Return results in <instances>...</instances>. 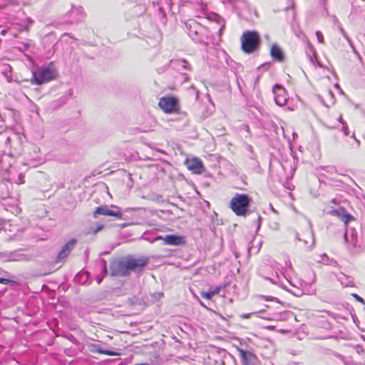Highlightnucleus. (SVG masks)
Instances as JSON below:
<instances>
[{"label":"nucleus","mask_w":365,"mask_h":365,"mask_svg":"<svg viewBox=\"0 0 365 365\" xmlns=\"http://www.w3.org/2000/svg\"><path fill=\"white\" fill-rule=\"evenodd\" d=\"M163 1L165 2V4H167V6L171 9L172 6H173V0H163Z\"/></svg>","instance_id":"obj_37"},{"label":"nucleus","mask_w":365,"mask_h":365,"mask_svg":"<svg viewBox=\"0 0 365 365\" xmlns=\"http://www.w3.org/2000/svg\"><path fill=\"white\" fill-rule=\"evenodd\" d=\"M308 238L309 240H304L303 242L305 246H307L309 249H311L314 244V235L312 232L309 233Z\"/></svg>","instance_id":"obj_21"},{"label":"nucleus","mask_w":365,"mask_h":365,"mask_svg":"<svg viewBox=\"0 0 365 365\" xmlns=\"http://www.w3.org/2000/svg\"><path fill=\"white\" fill-rule=\"evenodd\" d=\"M9 262H27L32 259V256L24 252V250L19 249L14 251L9 252Z\"/></svg>","instance_id":"obj_10"},{"label":"nucleus","mask_w":365,"mask_h":365,"mask_svg":"<svg viewBox=\"0 0 365 365\" xmlns=\"http://www.w3.org/2000/svg\"><path fill=\"white\" fill-rule=\"evenodd\" d=\"M188 170L195 173L200 174L203 171V165L201 160L197 158H193L187 164Z\"/></svg>","instance_id":"obj_15"},{"label":"nucleus","mask_w":365,"mask_h":365,"mask_svg":"<svg viewBox=\"0 0 365 365\" xmlns=\"http://www.w3.org/2000/svg\"><path fill=\"white\" fill-rule=\"evenodd\" d=\"M158 106L165 113H178L180 109L178 98L170 96L162 97Z\"/></svg>","instance_id":"obj_5"},{"label":"nucleus","mask_w":365,"mask_h":365,"mask_svg":"<svg viewBox=\"0 0 365 365\" xmlns=\"http://www.w3.org/2000/svg\"><path fill=\"white\" fill-rule=\"evenodd\" d=\"M339 120L342 123L343 126L341 130L344 132L345 135H349V128L346 123L342 120L341 117L339 118Z\"/></svg>","instance_id":"obj_29"},{"label":"nucleus","mask_w":365,"mask_h":365,"mask_svg":"<svg viewBox=\"0 0 365 365\" xmlns=\"http://www.w3.org/2000/svg\"><path fill=\"white\" fill-rule=\"evenodd\" d=\"M247 148H248V150H251V149L252 148V147L251 145H247Z\"/></svg>","instance_id":"obj_50"},{"label":"nucleus","mask_w":365,"mask_h":365,"mask_svg":"<svg viewBox=\"0 0 365 365\" xmlns=\"http://www.w3.org/2000/svg\"><path fill=\"white\" fill-rule=\"evenodd\" d=\"M220 289H221L220 287H217L213 290H210L207 292H201L200 294H201L202 297H203L205 299H211L214 295L219 294Z\"/></svg>","instance_id":"obj_19"},{"label":"nucleus","mask_w":365,"mask_h":365,"mask_svg":"<svg viewBox=\"0 0 365 365\" xmlns=\"http://www.w3.org/2000/svg\"><path fill=\"white\" fill-rule=\"evenodd\" d=\"M56 71L51 63L47 67L39 68L33 72V84L41 85L55 78Z\"/></svg>","instance_id":"obj_4"},{"label":"nucleus","mask_w":365,"mask_h":365,"mask_svg":"<svg viewBox=\"0 0 365 365\" xmlns=\"http://www.w3.org/2000/svg\"><path fill=\"white\" fill-rule=\"evenodd\" d=\"M251 201L248 195L237 193L231 199L230 207L236 215L246 216L249 213L248 207Z\"/></svg>","instance_id":"obj_2"},{"label":"nucleus","mask_w":365,"mask_h":365,"mask_svg":"<svg viewBox=\"0 0 365 365\" xmlns=\"http://www.w3.org/2000/svg\"><path fill=\"white\" fill-rule=\"evenodd\" d=\"M358 302L365 304V302H364V300L362 297H361L360 296H359L358 294H351Z\"/></svg>","instance_id":"obj_33"},{"label":"nucleus","mask_w":365,"mask_h":365,"mask_svg":"<svg viewBox=\"0 0 365 365\" xmlns=\"http://www.w3.org/2000/svg\"><path fill=\"white\" fill-rule=\"evenodd\" d=\"M149 262L145 256L137 257L129 255L120 259L113 261L110 265L112 276L127 277L131 272L141 273Z\"/></svg>","instance_id":"obj_1"},{"label":"nucleus","mask_w":365,"mask_h":365,"mask_svg":"<svg viewBox=\"0 0 365 365\" xmlns=\"http://www.w3.org/2000/svg\"><path fill=\"white\" fill-rule=\"evenodd\" d=\"M1 273L5 274L6 275H8V274H9V273H8L7 272L4 271V270H1V271L0 272V274H1Z\"/></svg>","instance_id":"obj_48"},{"label":"nucleus","mask_w":365,"mask_h":365,"mask_svg":"<svg viewBox=\"0 0 365 365\" xmlns=\"http://www.w3.org/2000/svg\"><path fill=\"white\" fill-rule=\"evenodd\" d=\"M115 208L118 209V210L114 211L109 209L108 206L107 205H102L97 207L93 212V217L97 218L98 215H106V216H113L115 217L118 220L123 219V214L120 211L119 208L115 207Z\"/></svg>","instance_id":"obj_6"},{"label":"nucleus","mask_w":365,"mask_h":365,"mask_svg":"<svg viewBox=\"0 0 365 365\" xmlns=\"http://www.w3.org/2000/svg\"><path fill=\"white\" fill-rule=\"evenodd\" d=\"M113 293L114 295L119 297L123 296L127 294L125 292V289H120V288H115L113 289Z\"/></svg>","instance_id":"obj_25"},{"label":"nucleus","mask_w":365,"mask_h":365,"mask_svg":"<svg viewBox=\"0 0 365 365\" xmlns=\"http://www.w3.org/2000/svg\"><path fill=\"white\" fill-rule=\"evenodd\" d=\"M207 97H208V98H209L210 102V103H212V101H211V99H210V95H209V94H207Z\"/></svg>","instance_id":"obj_51"},{"label":"nucleus","mask_w":365,"mask_h":365,"mask_svg":"<svg viewBox=\"0 0 365 365\" xmlns=\"http://www.w3.org/2000/svg\"><path fill=\"white\" fill-rule=\"evenodd\" d=\"M272 210L276 212L273 207H272Z\"/></svg>","instance_id":"obj_53"},{"label":"nucleus","mask_w":365,"mask_h":365,"mask_svg":"<svg viewBox=\"0 0 365 365\" xmlns=\"http://www.w3.org/2000/svg\"><path fill=\"white\" fill-rule=\"evenodd\" d=\"M243 365H257L259 360L255 354L248 350L237 349Z\"/></svg>","instance_id":"obj_7"},{"label":"nucleus","mask_w":365,"mask_h":365,"mask_svg":"<svg viewBox=\"0 0 365 365\" xmlns=\"http://www.w3.org/2000/svg\"><path fill=\"white\" fill-rule=\"evenodd\" d=\"M185 26L187 30V34H189V32L190 31H195V30H205V29L200 24H199L197 21L193 20H190L187 23H185Z\"/></svg>","instance_id":"obj_18"},{"label":"nucleus","mask_w":365,"mask_h":365,"mask_svg":"<svg viewBox=\"0 0 365 365\" xmlns=\"http://www.w3.org/2000/svg\"><path fill=\"white\" fill-rule=\"evenodd\" d=\"M245 127H246L247 130H248V129H249V126L245 125Z\"/></svg>","instance_id":"obj_52"},{"label":"nucleus","mask_w":365,"mask_h":365,"mask_svg":"<svg viewBox=\"0 0 365 365\" xmlns=\"http://www.w3.org/2000/svg\"><path fill=\"white\" fill-rule=\"evenodd\" d=\"M6 78H7L8 81L10 82L11 81V77H9L8 76H6Z\"/></svg>","instance_id":"obj_49"},{"label":"nucleus","mask_w":365,"mask_h":365,"mask_svg":"<svg viewBox=\"0 0 365 365\" xmlns=\"http://www.w3.org/2000/svg\"><path fill=\"white\" fill-rule=\"evenodd\" d=\"M19 180H20V183H24V180L22 179V178H21V175H19Z\"/></svg>","instance_id":"obj_47"},{"label":"nucleus","mask_w":365,"mask_h":365,"mask_svg":"<svg viewBox=\"0 0 365 365\" xmlns=\"http://www.w3.org/2000/svg\"><path fill=\"white\" fill-rule=\"evenodd\" d=\"M252 315V314H241L240 317L244 319H248Z\"/></svg>","instance_id":"obj_39"},{"label":"nucleus","mask_w":365,"mask_h":365,"mask_svg":"<svg viewBox=\"0 0 365 365\" xmlns=\"http://www.w3.org/2000/svg\"><path fill=\"white\" fill-rule=\"evenodd\" d=\"M163 240L165 244L170 245H180L185 243L183 237L175 235H168L165 237L159 236L155 238V240Z\"/></svg>","instance_id":"obj_13"},{"label":"nucleus","mask_w":365,"mask_h":365,"mask_svg":"<svg viewBox=\"0 0 365 365\" xmlns=\"http://www.w3.org/2000/svg\"><path fill=\"white\" fill-rule=\"evenodd\" d=\"M351 243L354 247L357 246V234L355 230H351Z\"/></svg>","instance_id":"obj_24"},{"label":"nucleus","mask_w":365,"mask_h":365,"mask_svg":"<svg viewBox=\"0 0 365 365\" xmlns=\"http://www.w3.org/2000/svg\"><path fill=\"white\" fill-rule=\"evenodd\" d=\"M187 3H191V0H180L179 7H182Z\"/></svg>","instance_id":"obj_34"},{"label":"nucleus","mask_w":365,"mask_h":365,"mask_svg":"<svg viewBox=\"0 0 365 365\" xmlns=\"http://www.w3.org/2000/svg\"><path fill=\"white\" fill-rule=\"evenodd\" d=\"M158 10H159L160 14H161V16H162V18H163V19H165V17H166V14H165V11L163 10V9L162 7H160V8L158 9Z\"/></svg>","instance_id":"obj_35"},{"label":"nucleus","mask_w":365,"mask_h":365,"mask_svg":"<svg viewBox=\"0 0 365 365\" xmlns=\"http://www.w3.org/2000/svg\"><path fill=\"white\" fill-rule=\"evenodd\" d=\"M352 143H351V146L353 148H359V146H360V141L356 138L355 135H353L352 137Z\"/></svg>","instance_id":"obj_28"},{"label":"nucleus","mask_w":365,"mask_h":365,"mask_svg":"<svg viewBox=\"0 0 365 365\" xmlns=\"http://www.w3.org/2000/svg\"><path fill=\"white\" fill-rule=\"evenodd\" d=\"M93 349H92V351H94L96 353L103 354H106L108 356H119L120 354L119 352H117V351L103 349L101 348L99 346V345H98V344H93Z\"/></svg>","instance_id":"obj_17"},{"label":"nucleus","mask_w":365,"mask_h":365,"mask_svg":"<svg viewBox=\"0 0 365 365\" xmlns=\"http://www.w3.org/2000/svg\"><path fill=\"white\" fill-rule=\"evenodd\" d=\"M103 229V225H99L94 230H93V234L96 235V233H98L99 231L102 230Z\"/></svg>","instance_id":"obj_36"},{"label":"nucleus","mask_w":365,"mask_h":365,"mask_svg":"<svg viewBox=\"0 0 365 365\" xmlns=\"http://www.w3.org/2000/svg\"><path fill=\"white\" fill-rule=\"evenodd\" d=\"M104 277H105L104 275H103V276H97L96 277V282H97V283L98 284H100L102 282L103 279Z\"/></svg>","instance_id":"obj_38"},{"label":"nucleus","mask_w":365,"mask_h":365,"mask_svg":"<svg viewBox=\"0 0 365 365\" xmlns=\"http://www.w3.org/2000/svg\"><path fill=\"white\" fill-rule=\"evenodd\" d=\"M272 91L275 103L279 106H284L288 101V95L285 89L282 86L276 84L274 86Z\"/></svg>","instance_id":"obj_8"},{"label":"nucleus","mask_w":365,"mask_h":365,"mask_svg":"<svg viewBox=\"0 0 365 365\" xmlns=\"http://www.w3.org/2000/svg\"><path fill=\"white\" fill-rule=\"evenodd\" d=\"M100 262H101V268H102L103 274L104 276H106L107 274V272H108L106 261L104 259H101Z\"/></svg>","instance_id":"obj_27"},{"label":"nucleus","mask_w":365,"mask_h":365,"mask_svg":"<svg viewBox=\"0 0 365 365\" xmlns=\"http://www.w3.org/2000/svg\"><path fill=\"white\" fill-rule=\"evenodd\" d=\"M339 280L341 283L346 287H352L354 285L353 280L344 274H341L339 276Z\"/></svg>","instance_id":"obj_20"},{"label":"nucleus","mask_w":365,"mask_h":365,"mask_svg":"<svg viewBox=\"0 0 365 365\" xmlns=\"http://www.w3.org/2000/svg\"><path fill=\"white\" fill-rule=\"evenodd\" d=\"M296 238H297L298 240H299V241L302 240L299 237V235L298 233L296 235Z\"/></svg>","instance_id":"obj_45"},{"label":"nucleus","mask_w":365,"mask_h":365,"mask_svg":"<svg viewBox=\"0 0 365 365\" xmlns=\"http://www.w3.org/2000/svg\"><path fill=\"white\" fill-rule=\"evenodd\" d=\"M5 68H6V69H5V71H4V73H6L7 71L11 72V67L9 65H6V66H5Z\"/></svg>","instance_id":"obj_40"},{"label":"nucleus","mask_w":365,"mask_h":365,"mask_svg":"<svg viewBox=\"0 0 365 365\" xmlns=\"http://www.w3.org/2000/svg\"><path fill=\"white\" fill-rule=\"evenodd\" d=\"M9 252H0V259L4 262H9Z\"/></svg>","instance_id":"obj_26"},{"label":"nucleus","mask_w":365,"mask_h":365,"mask_svg":"<svg viewBox=\"0 0 365 365\" xmlns=\"http://www.w3.org/2000/svg\"><path fill=\"white\" fill-rule=\"evenodd\" d=\"M76 244L77 240L76 239H71L66 244H65L58 253L57 257L56 258V262H58L64 261L69 255L71 252L73 250V249L75 247Z\"/></svg>","instance_id":"obj_9"},{"label":"nucleus","mask_w":365,"mask_h":365,"mask_svg":"<svg viewBox=\"0 0 365 365\" xmlns=\"http://www.w3.org/2000/svg\"><path fill=\"white\" fill-rule=\"evenodd\" d=\"M320 257H321V260H319V262L327 264H328L327 263V260H328L327 255L326 254H323Z\"/></svg>","instance_id":"obj_32"},{"label":"nucleus","mask_w":365,"mask_h":365,"mask_svg":"<svg viewBox=\"0 0 365 365\" xmlns=\"http://www.w3.org/2000/svg\"><path fill=\"white\" fill-rule=\"evenodd\" d=\"M264 278L267 279H269V281H271L273 283H276V281L273 278H272V277H264Z\"/></svg>","instance_id":"obj_42"},{"label":"nucleus","mask_w":365,"mask_h":365,"mask_svg":"<svg viewBox=\"0 0 365 365\" xmlns=\"http://www.w3.org/2000/svg\"><path fill=\"white\" fill-rule=\"evenodd\" d=\"M328 94H329L331 98H333L334 95H333V93H332V92H331V91H328Z\"/></svg>","instance_id":"obj_46"},{"label":"nucleus","mask_w":365,"mask_h":365,"mask_svg":"<svg viewBox=\"0 0 365 365\" xmlns=\"http://www.w3.org/2000/svg\"><path fill=\"white\" fill-rule=\"evenodd\" d=\"M127 302L130 306L140 305L141 304V299L138 297L134 296L129 298Z\"/></svg>","instance_id":"obj_23"},{"label":"nucleus","mask_w":365,"mask_h":365,"mask_svg":"<svg viewBox=\"0 0 365 365\" xmlns=\"http://www.w3.org/2000/svg\"><path fill=\"white\" fill-rule=\"evenodd\" d=\"M191 4H195L197 6V9L201 11H204L207 8V5L202 0H191Z\"/></svg>","instance_id":"obj_22"},{"label":"nucleus","mask_w":365,"mask_h":365,"mask_svg":"<svg viewBox=\"0 0 365 365\" xmlns=\"http://www.w3.org/2000/svg\"><path fill=\"white\" fill-rule=\"evenodd\" d=\"M270 55L273 60L282 62L284 59V55L282 48L276 43L272 45Z\"/></svg>","instance_id":"obj_14"},{"label":"nucleus","mask_w":365,"mask_h":365,"mask_svg":"<svg viewBox=\"0 0 365 365\" xmlns=\"http://www.w3.org/2000/svg\"><path fill=\"white\" fill-rule=\"evenodd\" d=\"M170 63L174 70L182 74H185L187 71L190 70V63L185 59H173Z\"/></svg>","instance_id":"obj_11"},{"label":"nucleus","mask_w":365,"mask_h":365,"mask_svg":"<svg viewBox=\"0 0 365 365\" xmlns=\"http://www.w3.org/2000/svg\"><path fill=\"white\" fill-rule=\"evenodd\" d=\"M205 30H195L190 31L189 32L190 37L195 41V42L198 43H203L205 41V39L203 38V33Z\"/></svg>","instance_id":"obj_16"},{"label":"nucleus","mask_w":365,"mask_h":365,"mask_svg":"<svg viewBox=\"0 0 365 365\" xmlns=\"http://www.w3.org/2000/svg\"><path fill=\"white\" fill-rule=\"evenodd\" d=\"M242 49L245 53H251L256 51L260 43V36L257 31H247L241 37Z\"/></svg>","instance_id":"obj_3"},{"label":"nucleus","mask_w":365,"mask_h":365,"mask_svg":"<svg viewBox=\"0 0 365 365\" xmlns=\"http://www.w3.org/2000/svg\"><path fill=\"white\" fill-rule=\"evenodd\" d=\"M225 28V24H223L221 26H220V29L219 30V35L220 36L223 31V29Z\"/></svg>","instance_id":"obj_41"},{"label":"nucleus","mask_w":365,"mask_h":365,"mask_svg":"<svg viewBox=\"0 0 365 365\" xmlns=\"http://www.w3.org/2000/svg\"><path fill=\"white\" fill-rule=\"evenodd\" d=\"M330 214L338 217L346 225L350 221L354 220V217L347 213L344 208L339 207L331 210Z\"/></svg>","instance_id":"obj_12"},{"label":"nucleus","mask_w":365,"mask_h":365,"mask_svg":"<svg viewBox=\"0 0 365 365\" xmlns=\"http://www.w3.org/2000/svg\"><path fill=\"white\" fill-rule=\"evenodd\" d=\"M316 36H317V40L319 43H324V36L321 31H317Z\"/></svg>","instance_id":"obj_30"},{"label":"nucleus","mask_w":365,"mask_h":365,"mask_svg":"<svg viewBox=\"0 0 365 365\" xmlns=\"http://www.w3.org/2000/svg\"><path fill=\"white\" fill-rule=\"evenodd\" d=\"M344 239L346 242H348L347 231H346L344 233Z\"/></svg>","instance_id":"obj_44"},{"label":"nucleus","mask_w":365,"mask_h":365,"mask_svg":"<svg viewBox=\"0 0 365 365\" xmlns=\"http://www.w3.org/2000/svg\"><path fill=\"white\" fill-rule=\"evenodd\" d=\"M214 18H215V20H216V21H218L220 19V16L217 14H214Z\"/></svg>","instance_id":"obj_43"},{"label":"nucleus","mask_w":365,"mask_h":365,"mask_svg":"<svg viewBox=\"0 0 365 365\" xmlns=\"http://www.w3.org/2000/svg\"><path fill=\"white\" fill-rule=\"evenodd\" d=\"M0 283L3 284H9L14 283L11 279L0 277Z\"/></svg>","instance_id":"obj_31"}]
</instances>
